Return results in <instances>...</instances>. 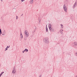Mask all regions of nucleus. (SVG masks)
Returning <instances> with one entry per match:
<instances>
[{
    "label": "nucleus",
    "instance_id": "obj_1",
    "mask_svg": "<svg viewBox=\"0 0 77 77\" xmlns=\"http://www.w3.org/2000/svg\"><path fill=\"white\" fill-rule=\"evenodd\" d=\"M44 41L45 43H48V38L46 37L44 39Z\"/></svg>",
    "mask_w": 77,
    "mask_h": 77
},
{
    "label": "nucleus",
    "instance_id": "obj_2",
    "mask_svg": "<svg viewBox=\"0 0 77 77\" xmlns=\"http://www.w3.org/2000/svg\"><path fill=\"white\" fill-rule=\"evenodd\" d=\"M63 8L64 11H65L66 12H67V9L66 8V7L65 6V5H64Z\"/></svg>",
    "mask_w": 77,
    "mask_h": 77
},
{
    "label": "nucleus",
    "instance_id": "obj_3",
    "mask_svg": "<svg viewBox=\"0 0 77 77\" xmlns=\"http://www.w3.org/2000/svg\"><path fill=\"white\" fill-rule=\"evenodd\" d=\"M25 33L26 36H28L29 35V33H28V31H27L26 30L25 31Z\"/></svg>",
    "mask_w": 77,
    "mask_h": 77
},
{
    "label": "nucleus",
    "instance_id": "obj_4",
    "mask_svg": "<svg viewBox=\"0 0 77 77\" xmlns=\"http://www.w3.org/2000/svg\"><path fill=\"white\" fill-rule=\"evenodd\" d=\"M49 29L51 32H53L54 31V29L51 27L49 28Z\"/></svg>",
    "mask_w": 77,
    "mask_h": 77
},
{
    "label": "nucleus",
    "instance_id": "obj_5",
    "mask_svg": "<svg viewBox=\"0 0 77 77\" xmlns=\"http://www.w3.org/2000/svg\"><path fill=\"white\" fill-rule=\"evenodd\" d=\"M16 72V71H15V69L14 68V69H13L12 72L13 73H15Z\"/></svg>",
    "mask_w": 77,
    "mask_h": 77
},
{
    "label": "nucleus",
    "instance_id": "obj_6",
    "mask_svg": "<svg viewBox=\"0 0 77 77\" xmlns=\"http://www.w3.org/2000/svg\"><path fill=\"white\" fill-rule=\"evenodd\" d=\"M20 38L21 39L23 38V35L21 34V33H20Z\"/></svg>",
    "mask_w": 77,
    "mask_h": 77
},
{
    "label": "nucleus",
    "instance_id": "obj_7",
    "mask_svg": "<svg viewBox=\"0 0 77 77\" xmlns=\"http://www.w3.org/2000/svg\"><path fill=\"white\" fill-rule=\"evenodd\" d=\"M33 0H31L30 1V3L31 4H32V3H33Z\"/></svg>",
    "mask_w": 77,
    "mask_h": 77
},
{
    "label": "nucleus",
    "instance_id": "obj_8",
    "mask_svg": "<svg viewBox=\"0 0 77 77\" xmlns=\"http://www.w3.org/2000/svg\"><path fill=\"white\" fill-rule=\"evenodd\" d=\"M48 27L49 29L51 27V24H49Z\"/></svg>",
    "mask_w": 77,
    "mask_h": 77
},
{
    "label": "nucleus",
    "instance_id": "obj_9",
    "mask_svg": "<svg viewBox=\"0 0 77 77\" xmlns=\"http://www.w3.org/2000/svg\"><path fill=\"white\" fill-rule=\"evenodd\" d=\"M46 32H48V28H47V25H46Z\"/></svg>",
    "mask_w": 77,
    "mask_h": 77
},
{
    "label": "nucleus",
    "instance_id": "obj_10",
    "mask_svg": "<svg viewBox=\"0 0 77 77\" xmlns=\"http://www.w3.org/2000/svg\"><path fill=\"white\" fill-rule=\"evenodd\" d=\"M25 51L27 52V51H28V49H25Z\"/></svg>",
    "mask_w": 77,
    "mask_h": 77
},
{
    "label": "nucleus",
    "instance_id": "obj_11",
    "mask_svg": "<svg viewBox=\"0 0 77 77\" xmlns=\"http://www.w3.org/2000/svg\"><path fill=\"white\" fill-rule=\"evenodd\" d=\"M2 30H1V29H0V34H2Z\"/></svg>",
    "mask_w": 77,
    "mask_h": 77
},
{
    "label": "nucleus",
    "instance_id": "obj_12",
    "mask_svg": "<svg viewBox=\"0 0 77 77\" xmlns=\"http://www.w3.org/2000/svg\"><path fill=\"white\" fill-rule=\"evenodd\" d=\"M61 27H62V28H63V25L61 24Z\"/></svg>",
    "mask_w": 77,
    "mask_h": 77
},
{
    "label": "nucleus",
    "instance_id": "obj_13",
    "mask_svg": "<svg viewBox=\"0 0 77 77\" xmlns=\"http://www.w3.org/2000/svg\"><path fill=\"white\" fill-rule=\"evenodd\" d=\"M3 73H4V72H1V75H2V74H3Z\"/></svg>",
    "mask_w": 77,
    "mask_h": 77
},
{
    "label": "nucleus",
    "instance_id": "obj_14",
    "mask_svg": "<svg viewBox=\"0 0 77 77\" xmlns=\"http://www.w3.org/2000/svg\"><path fill=\"white\" fill-rule=\"evenodd\" d=\"M76 6V3H75V4H74V6Z\"/></svg>",
    "mask_w": 77,
    "mask_h": 77
},
{
    "label": "nucleus",
    "instance_id": "obj_15",
    "mask_svg": "<svg viewBox=\"0 0 77 77\" xmlns=\"http://www.w3.org/2000/svg\"><path fill=\"white\" fill-rule=\"evenodd\" d=\"M25 51V50H24V51H23V53H24V52Z\"/></svg>",
    "mask_w": 77,
    "mask_h": 77
},
{
    "label": "nucleus",
    "instance_id": "obj_16",
    "mask_svg": "<svg viewBox=\"0 0 77 77\" xmlns=\"http://www.w3.org/2000/svg\"><path fill=\"white\" fill-rule=\"evenodd\" d=\"M25 0H21V2H24Z\"/></svg>",
    "mask_w": 77,
    "mask_h": 77
},
{
    "label": "nucleus",
    "instance_id": "obj_17",
    "mask_svg": "<svg viewBox=\"0 0 77 77\" xmlns=\"http://www.w3.org/2000/svg\"><path fill=\"white\" fill-rule=\"evenodd\" d=\"M7 50H8V48H6V49H5V51Z\"/></svg>",
    "mask_w": 77,
    "mask_h": 77
},
{
    "label": "nucleus",
    "instance_id": "obj_18",
    "mask_svg": "<svg viewBox=\"0 0 77 77\" xmlns=\"http://www.w3.org/2000/svg\"><path fill=\"white\" fill-rule=\"evenodd\" d=\"M10 47V46H9V47H8V46H7V48H9Z\"/></svg>",
    "mask_w": 77,
    "mask_h": 77
},
{
    "label": "nucleus",
    "instance_id": "obj_19",
    "mask_svg": "<svg viewBox=\"0 0 77 77\" xmlns=\"http://www.w3.org/2000/svg\"><path fill=\"white\" fill-rule=\"evenodd\" d=\"M16 19H18V16L16 17Z\"/></svg>",
    "mask_w": 77,
    "mask_h": 77
},
{
    "label": "nucleus",
    "instance_id": "obj_20",
    "mask_svg": "<svg viewBox=\"0 0 77 77\" xmlns=\"http://www.w3.org/2000/svg\"><path fill=\"white\" fill-rule=\"evenodd\" d=\"M75 45H77V43H76Z\"/></svg>",
    "mask_w": 77,
    "mask_h": 77
},
{
    "label": "nucleus",
    "instance_id": "obj_21",
    "mask_svg": "<svg viewBox=\"0 0 77 77\" xmlns=\"http://www.w3.org/2000/svg\"><path fill=\"white\" fill-rule=\"evenodd\" d=\"M61 31H63V29H61Z\"/></svg>",
    "mask_w": 77,
    "mask_h": 77
},
{
    "label": "nucleus",
    "instance_id": "obj_22",
    "mask_svg": "<svg viewBox=\"0 0 77 77\" xmlns=\"http://www.w3.org/2000/svg\"><path fill=\"white\" fill-rule=\"evenodd\" d=\"M1 76H2V75H0V77H1Z\"/></svg>",
    "mask_w": 77,
    "mask_h": 77
},
{
    "label": "nucleus",
    "instance_id": "obj_23",
    "mask_svg": "<svg viewBox=\"0 0 77 77\" xmlns=\"http://www.w3.org/2000/svg\"><path fill=\"white\" fill-rule=\"evenodd\" d=\"M41 77V76H40L39 77Z\"/></svg>",
    "mask_w": 77,
    "mask_h": 77
},
{
    "label": "nucleus",
    "instance_id": "obj_24",
    "mask_svg": "<svg viewBox=\"0 0 77 77\" xmlns=\"http://www.w3.org/2000/svg\"><path fill=\"white\" fill-rule=\"evenodd\" d=\"M1 1H3V0H1Z\"/></svg>",
    "mask_w": 77,
    "mask_h": 77
},
{
    "label": "nucleus",
    "instance_id": "obj_25",
    "mask_svg": "<svg viewBox=\"0 0 77 77\" xmlns=\"http://www.w3.org/2000/svg\"><path fill=\"white\" fill-rule=\"evenodd\" d=\"M76 54H77V53H76Z\"/></svg>",
    "mask_w": 77,
    "mask_h": 77
},
{
    "label": "nucleus",
    "instance_id": "obj_26",
    "mask_svg": "<svg viewBox=\"0 0 77 77\" xmlns=\"http://www.w3.org/2000/svg\"><path fill=\"white\" fill-rule=\"evenodd\" d=\"M76 77H77V76H76Z\"/></svg>",
    "mask_w": 77,
    "mask_h": 77
}]
</instances>
